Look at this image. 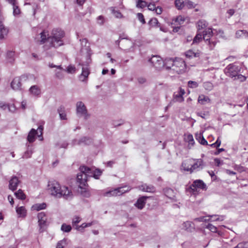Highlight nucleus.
Returning <instances> with one entry per match:
<instances>
[{"label":"nucleus","instance_id":"nucleus-55","mask_svg":"<svg viewBox=\"0 0 248 248\" xmlns=\"http://www.w3.org/2000/svg\"><path fill=\"white\" fill-rule=\"evenodd\" d=\"M8 104L3 101H0V108L3 110H5L7 108Z\"/></svg>","mask_w":248,"mask_h":248},{"label":"nucleus","instance_id":"nucleus-60","mask_svg":"<svg viewBox=\"0 0 248 248\" xmlns=\"http://www.w3.org/2000/svg\"><path fill=\"white\" fill-rule=\"evenodd\" d=\"M9 111L14 112L16 110V107L14 104L9 105H8V107L7 108Z\"/></svg>","mask_w":248,"mask_h":248},{"label":"nucleus","instance_id":"nucleus-2","mask_svg":"<svg viewBox=\"0 0 248 248\" xmlns=\"http://www.w3.org/2000/svg\"><path fill=\"white\" fill-rule=\"evenodd\" d=\"M79 171L77 174V182L79 183V187L81 189L86 186L88 177H93L95 179H98L102 173L100 169H94L85 166H80Z\"/></svg>","mask_w":248,"mask_h":248},{"label":"nucleus","instance_id":"nucleus-5","mask_svg":"<svg viewBox=\"0 0 248 248\" xmlns=\"http://www.w3.org/2000/svg\"><path fill=\"white\" fill-rule=\"evenodd\" d=\"M241 68L236 63L229 64L224 70L225 75L234 80H239L241 82L244 81L246 79L245 76L240 74Z\"/></svg>","mask_w":248,"mask_h":248},{"label":"nucleus","instance_id":"nucleus-29","mask_svg":"<svg viewBox=\"0 0 248 248\" xmlns=\"http://www.w3.org/2000/svg\"><path fill=\"white\" fill-rule=\"evenodd\" d=\"M210 99L208 96H206L203 94H201L198 97V102L199 103L204 105L207 103L210 102Z\"/></svg>","mask_w":248,"mask_h":248},{"label":"nucleus","instance_id":"nucleus-39","mask_svg":"<svg viewBox=\"0 0 248 248\" xmlns=\"http://www.w3.org/2000/svg\"><path fill=\"white\" fill-rule=\"evenodd\" d=\"M13 8V15L16 16L18 15L20 13V10L18 6L16 5V1L14 4H12Z\"/></svg>","mask_w":248,"mask_h":248},{"label":"nucleus","instance_id":"nucleus-7","mask_svg":"<svg viewBox=\"0 0 248 248\" xmlns=\"http://www.w3.org/2000/svg\"><path fill=\"white\" fill-rule=\"evenodd\" d=\"M213 31L211 28L205 29L204 31L199 32V33L194 38L193 44L200 42L203 38L205 41H209L211 44L210 37L212 36Z\"/></svg>","mask_w":248,"mask_h":248},{"label":"nucleus","instance_id":"nucleus-1","mask_svg":"<svg viewBox=\"0 0 248 248\" xmlns=\"http://www.w3.org/2000/svg\"><path fill=\"white\" fill-rule=\"evenodd\" d=\"M64 34V32L60 29H54L50 36L48 31L44 30L40 33V44L46 43L44 46V49L46 51L52 47L57 48L63 45L62 38Z\"/></svg>","mask_w":248,"mask_h":248},{"label":"nucleus","instance_id":"nucleus-20","mask_svg":"<svg viewBox=\"0 0 248 248\" xmlns=\"http://www.w3.org/2000/svg\"><path fill=\"white\" fill-rule=\"evenodd\" d=\"M146 199V197L140 198L135 203V206L140 210L143 209L145 206Z\"/></svg>","mask_w":248,"mask_h":248},{"label":"nucleus","instance_id":"nucleus-25","mask_svg":"<svg viewBox=\"0 0 248 248\" xmlns=\"http://www.w3.org/2000/svg\"><path fill=\"white\" fill-rule=\"evenodd\" d=\"M118 189L117 188H112L107 191L104 192L103 193V196L106 197H111V196H119L118 195Z\"/></svg>","mask_w":248,"mask_h":248},{"label":"nucleus","instance_id":"nucleus-30","mask_svg":"<svg viewBox=\"0 0 248 248\" xmlns=\"http://www.w3.org/2000/svg\"><path fill=\"white\" fill-rule=\"evenodd\" d=\"M58 112L59 114L60 119L61 120H66V114L65 112L64 108L63 106H61L58 108Z\"/></svg>","mask_w":248,"mask_h":248},{"label":"nucleus","instance_id":"nucleus-6","mask_svg":"<svg viewBox=\"0 0 248 248\" xmlns=\"http://www.w3.org/2000/svg\"><path fill=\"white\" fill-rule=\"evenodd\" d=\"M168 62L171 63L172 69L176 71L178 73L184 71L186 67L185 62L181 58L175 59V60L169 58L167 63H168Z\"/></svg>","mask_w":248,"mask_h":248},{"label":"nucleus","instance_id":"nucleus-28","mask_svg":"<svg viewBox=\"0 0 248 248\" xmlns=\"http://www.w3.org/2000/svg\"><path fill=\"white\" fill-rule=\"evenodd\" d=\"M30 92L34 96H38L41 93L40 89L36 85L32 86L30 89Z\"/></svg>","mask_w":248,"mask_h":248},{"label":"nucleus","instance_id":"nucleus-21","mask_svg":"<svg viewBox=\"0 0 248 248\" xmlns=\"http://www.w3.org/2000/svg\"><path fill=\"white\" fill-rule=\"evenodd\" d=\"M140 190L144 192H154L155 191V187L152 185H147V184H143L139 186Z\"/></svg>","mask_w":248,"mask_h":248},{"label":"nucleus","instance_id":"nucleus-4","mask_svg":"<svg viewBox=\"0 0 248 248\" xmlns=\"http://www.w3.org/2000/svg\"><path fill=\"white\" fill-rule=\"evenodd\" d=\"M204 166L203 161L201 158H190L185 160L182 165L184 170L190 173L202 170Z\"/></svg>","mask_w":248,"mask_h":248},{"label":"nucleus","instance_id":"nucleus-64","mask_svg":"<svg viewBox=\"0 0 248 248\" xmlns=\"http://www.w3.org/2000/svg\"><path fill=\"white\" fill-rule=\"evenodd\" d=\"M234 13H235V11L233 9H231L227 11V13L228 14H229L230 16H232L234 14Z\"/></svg>","mask_w":248,"mask_h":248},{"label":"nucleus","instance_id":"nucleus-38","mask_svg":"<svg viewBox=\"0 0 248 248\" xmlns=\"http://www.w3.org/2000/svg\"><path fill=\"white\" fill-rule=\"evenodd\" d=\"M196 4L189 0H185V7L188 9H192L195 8Z\"/></svg>","mask_w":248,"mask_h":248},{"label":"nucleus","instance_id":"nucleus-12","mask_svg":"<svg viewBox=\"0 0 248 248\" xmlns=\"http://www.w3.org/2000/svg\"><path fill=\"white\" fill-rule=\"evenodd\" d=\"M149 62L153 64L154 67L156 69H160L164 66V62L162 59L157 55L153 56L149 60Z\"/></svg>","mask_w":248,"mask_h":248},{"label":"nucleus","instance_id":"nucleus-52","mask_svg":"<svg viewBox=\"0 0 248 248\" xmlns=\"http://www.w3.org/2000/svg\"><path fill=\"white\" fill-rule=\"evenodd\" d=\"M137 17L139 20L143 24L145 23V21L144 19V16L141 13H138L137 14Z\"/></svg>","mask_w":248,"mask_h":248},{"label":"nucleus","instance_id":"nucleus-26","mask_svg":"<svg viewBox=\"0 0 248 248\" xmlns=\"http://www.w3.org/2000/svg\"><path fill=\"white\" fill-rule=\"evenodd\" d=\"M185 140L188 143V147L189 149H191L194 145L195 141L191 134H188L186 136L185 138Z\"/></svg>","mask_w":248,"mask_h":248},{"label":"nucleus","instance_id":"nucleus-16","mask_svg":"<svg viewBox=\"0 0 248 248\" xmlns=\"http://www.w3.org/2000/svg\"><path fill=\"white\" fill-rule=\"evenodd\" d=\"M90 74V71L87 66H83L82 68V73L79 76V79L81 81H85Z\"/></svg>","mask_w":248,"mask_h":248},{"label":"nucleus","instance_id":"nucleus-35","mask_svg":"<svg viewBox=\"0 0 248 248\" xmlns=\"http://www.w3.org/2000/svg\"><path fill=\"white\" fill-rule=\"evenodd\" d=\"M207 26V23L205 20H200L198 22V32H200V31L202 29H205Z\"/></svg>","mask_w":248,"mask_h":248},{"label":"nucleus","instance_id":"nucleus-8","mask_svg":"<svg viewBox=\"0 0 248 248\" xmlns=\"http://www.w3.org/2000/svg\"><path fill=\"white\" fill-rule=\"evenodd\" d=\"M216 215H213L212 216L208 217H199L196 218L194 220L197 221L199 222H206L210 221V223H208L207 225H206V228L209 229L211 232H217V227L211 223L212 220H211V218L214 217L213 221H216L217 220V218L216 217Z\"/></svg>","mask_w":248,"mask_h":248},{"label":"nucleus","instance_id":"nucleus-58","mask_svg":"<svg viewBox=\"0 0 248 248\" xmlns=\"http://www.w3.org/2000/svg\"><path fill=\"white\" fill-rule=\"evenodd\" d=\"M162 11V8L160 6H157L154 11L157 15H160Z\"/></svg>","mask_w":248,"mask_h":248},{"label":"nucleus","instance_id":"nucleus-10","mask_svg":"<svg viewBox=\"0 0 248 248\" xmlns=\"http://www.w3.org/2000/svg\"><path fill=\"white\" fill-rule=\"evenodd\" d=\"M76 111L78 115L84 116L86 119L89 117L86 107L82 101H78L77 103Z\"/></svg>","mask_w":248,"mask_h":248},{"label":"nucleus","instance_id":"nucleus-14","mask_svg":"<svg viewBox=\"0 0 248 248\" xmlns=\"http://www.w3.org/2000/svg\"><path fill=\"white\" fill-rule=\"evenodd\" d=\"M186 92L184 89L182 88H179L177 92H175L173 94V98L176 101L182 102L184 101V99L183 95L185 94Z\"/></svg>","mask_w":248,"mask_h":248},{"label":"nucleus","instance_id":"nucleus-18","mask_svg":"<svg viewBox=\"0 0 248 248\" xmlns=\"http://www.w3.org/2000/svg\"><path fill=\"white\" fill-rule=\"evenodd\" d=\"M182 228L188 232H192L195 230L194 223L190 221L184 222L182 224Z\"/></svg>","mask_w":248,"mask_h":248},{"label":"nucleus","instance_id":"nucleus-33","mask_svg":"<svg viewBox=\"0 0 248 248\" xmlns=\"http://www.w3.org/2000/svg\"><path fill=\"white\" fill-rule=\"evenodd\" d=\"M174 3L176 7L178 10H181L185 7V0H175Z\"/></svg>","mask_w":248,"mask_h":248},{"label":"nucleus","instance_id":"nucleus-62","mask_svg":"<svg viewBox=\"0 0 248 248\" xmlns=\"http://www.w3.org/2000/svg\"><path fill=\"white\" fill-rule=\"evenodd\" d=\"M56 76L59 79H62L63 78V75L61 71H58L56 73Z\"/></svg>","mask_w":248,"mask_h":248},{"label":"nucleus","instance_id":"nucleus-54","mask_svg":"<svg viewBox=\"0 0 248 248\" xmlns=\"http://www.w3.org/2000/svg\"><path fill=\"white\" fill-rule=\"evenodd\" d=\"M85 223L82 224L80 226L76 225V229L78 231L81 232H83L84 231V229L86 228L85 226Z\"/></svg>","mask_w":248,"mask_h":248},{"label":"nucleus","instance_id":"nucleus-61","mask_svg":"<svg viewBox=\"0 0 248 248\" xmlns=\"http://www.w3.org/2000/svg\"><path fill=\"white\" fill-rule=\"evenodd\" d=\"M209 175L211 176V178L212 180H215L217 179V176L215 175L214 172L212 170L208 171Z\"/></svg>","mask_w":248,"mask_h":248},{"label":"nucleus","instance_id":"nucleus-44","mask_svg":"<svg viewBox=\"0 0 248 248\" xmlns=\"http://www.w3.org/2000/svg\"><path fill=\"white\" fill-rule=\"evenodd\" d=\"M188 87L190 88H196L198 87V83L194 81L190 80L187 83Z\"/></svg>","mask_w":248,"mask_h":248},{"label":"nucleus","instance_id":"nucleus-57","mask_svg":"<svg viewBox=\"0 0 248 248\" xmlns=\"http://www.w3.org/2000/svg\"><path fill=\"white\" fill-rule=\"evenodd\" d=\"M67 71L68 73H72L75 71V67L72 65H69L67 68Z\"/></svg>","mask_w":248,"mask_h":248},{"label":"nucleus","instance_id":"nucleus-47","mask_svg":"<svg viewBox=\"0 0 248 248\" xmlns=\"http://www.w3.org/2000/svg\"><path fill=\"white\" fill-rule=\"evenodd\" d=\"M66 244V240L63 239L58 242L56 248H63Z\"/></svg>","mask_w":248,"mask_h":248},{"label":"nucleus","instance_id":"nucleus-53","mask_svg":"<svg viewBox=\"0 0 248 248\" xmlns=\"http://www.w3.org/2000/svg\"><path fill=\"white\" fill-rule=\"evenodd\" d=\"M105 22V19L103 16H100L97 18V22L100 25H102Z\"/></svg>","mask_w":248,"mask_h":248},{"label":"nucleus","instance_id":"nucleus-24","mask_svg":"<svg viewBox=\"0 0 248 248\" xmlns=\"http://www.w3.org/2000/svg\"><path fill=\"white\" fill-rule=\"evenodd\" d=\"M200 54L201 52L199 51L195 52L192 50L190 49L185 52V56L188 59H192L193 58L199 57Z\"/></svg>","mask_w":248,"mask_h":248},{"label":"nucleus","instance_id":"nucleus-63","mask_svg":"<svg viewBox=\"0 0 248 248\" xmlns=\"http://www.w3.org/2000/svg\"><path fill=\"white\" fill-rule=\"evenodd\" d=\"M8 200L9 201L11 204L13 205L14 203V201L13 197L11 195H9L8 197Z\"/></svg>","mask_w":248,"mask_h":248},{"label":"nucleus","instance_id":"nucleus-50","mask_svg":"<svg viewBox=\"0 0 248 248\" xmlns=\"http://www.w3.org/2000/svg\"><path fill=\"white\" fill-rule=\"evenodd\" d=\"M147 7L149 10L153 11H154L156 7L155 5V3H153L152 2H150L149 3H148Z\"/></svg>","mask_w":248,"mask_h":248},{"label":"nucleus","instance_id":"nucleus-49","mask_svg":"<svg viewBox=\"0 0 248 248\" xmlns=\"http://www.w3.org/2000/svg\"><path fill=\"white\" fill-rule=\"evenodd\" d=\"M158 20L156 18H153L151 19L149 22V24L151 26H155L158 24Z\"/></svg>","mask_w":248,"mask_h":248},{"label":"nucleus","instance_id":"nucleus-48","mask_svg":"<svg viewBox=\"0 0 248 248\" xmlns=\"http://www.w3.org/2000/svg\"><path fill=\"white\" fill-rule=\"evenodd\" d=\"M234 248H248V242L240 243Z\"/></svg>","mask_w":248,"mask_h":248},{"label":"nucleus","instance_id":"nucleus-23","mask_svg":"<svg viewBox=\"0 0 248 248\" xmlns=\"http://www.w3.org/2000/svg\"><path fill=\"white\" fill-rule=\"evenodd\" d=\"M46 204L45 202L35 203L31 207L33 211H39L41 210L45 209L46 208Z\"/></svg>","mask_w":248,"mask_h":248},{"label":"nucleus","instance_id":"nucleus-31","mask_svg":"<svg viewBox=\"0 0 248 248\" xmlns=\"http://www.w3.org/2000/svg\"><path fill=\"white\" fill-rule=\"evenodd\" d=\"M196 139L202 145H207L208 142L201 134H196Z\"/></svg>","mask_w":248,"mask_h":248},{"label":"nucleus","instance_id":"nucleus-45","mask_svg":"<svg viewBox=\"0 0 248 248\" xmlns=\"http://www.w3.org/2000/svg\"><path fill=\"white\" fill-rule=\"evenodd\" d=\"M81 220V218L79 216H75L72 219V224L73 226H75L76 227V225H77V224Z\"/></svg>","mask_w":248,"mask_h":248},{"label":"nucleus","instance_id":"nucleus-27","mask_svg":"<svg viewBox=\"0 0 248 248\" xmlns=\"http://www.w3.org/2000/svg\"><path fill=\"white\" fill-rule=\"evenodd\" d=\"M16 212L18 217H25L26 216L27 211L24 206H20L16 208Z\"/></svg>","mask_w":248,"mask_h":248},{"label":"nucleus","instance_id":"nucleus-9","mask_svg":"<svg viewBox=\"0 0 248 248\" xmlns=\"http://www.w3.org/2000/svg\"><path fill=\"white\" fill-rule=\"evenodd\" d=\"M206 189L205 184L201 180H195L193 184L190 185L188 188L190 192L195 194L198 192V189Z\"/></svg>","mask_w":248,"mask_h":248},{"label":"nucleus","instance_id":"nucleus-59","mask_svg":"<svg viewBox=\"0 0 248 248\" xmlns=\"http://www.w3.org/2000/svg\"><path fill=\"white\" fill-rule=\"evenodd\" d=\"M169 59H167L165 60V61L164 62V65H165L167 69H171L172 66H171V63L168 62V63H167V62L169 61Z\"/></svg>","mask_w":248,"mask_h":248},{"label":"nucleus","instance_id":"nucleus-11","mask_svg":"<svg viewBox=\"0 0 248 248\" xmlns=\"http://www.w3.org/2000/svg\"><path fill=\"white\" fill-rule=\"evenodd\" d=\"M27 78V76L25 75L14 78L11 83V88L14 90H20L21 87V82L23 80H26Z\"/></svg>","mask_w":248,"mask_h":248},{"label":"nucleus","instance_id":"nucleus-3","mask_svg":"<svg viewBox=\"0 0 248 248\" xmlns=\"http://www.w3.org/2000/svg\"><path fill=\"white\" fill-rule=\"evenodd\" d=\"M48 190L51 195L56 198L63 197L65 199H69L72 197V192L67 186H61L55 181L49 182Z\"/></svg>","mask_w":248,"mask_h":248},{"label":"nucleus","instance_id":"nucleus-40","mask_svg":"<svg viewBox=\"0 0 248 248\" xmlns=\"http://www.w3.org/2000/svg\"><path fill=\"white\" fill-rule=\"evenodd\" d=\"M72 227L70 225H67L65 223L62 224L61 230L63 232H68L71 231Z\"/></svg>","mask_w":248,"mask_h":248},{"label":"nucleus","instance_id":"nucleus-42","mask_svg":"<svg viewBox=\"0 0 248 248\" xmlns=\"http://www.w3.org/2000/svg\"><path fill=\"white\" fill-rule=\"evenodd\" d=\"M203 87L206 90L210 91L212 90L213 85L210 82H205L203 83Z\"/></svg>","mask_w":248,"mask_h":248},{"label":"nucleus","instance_id":"nucleus-17","mask_svg":"<svg viewBox=\"0 0 248 248\" xmlns=\"http://www.w3.org/2000/svg\"><path fill=\"white\" fill-rule=\"evenodd\" d=\"M19 183V181L18 178L16 176H13L9 181V189L12 191L15 190L17 188Z\"/></svg>","mask_w":248,"mask_h":248},{"label":"nucleus","instance_id":"nucleus-15","mask_svg":"<svg viewBox=\"0 0 248 248\" xmlns=\"http://www.w3.org/2000/svg\"><path fill=\"white\" fill-rule=\"evenodd\" d=\"M37 217L38 219V224L40 227V230H41L46 224V220H47V218L46 217V214L44 212H41L38 214Z\"/></svg>","mask_w":248,"mask_h":248},{"label":"nucleus","instance_id":"nucleus-51","mask_svg":"<svg viewBox=\"0 0 248 248\" xmlns=\"http://www.w3.org/2000/svg\"><path fill=\"white\" fill-rule=\"evenodd\" d=\"M15 56V52L13 51L9 50L7 52V58L8 59H11L12 60H14V57Z\"/></svg>","mask_w":248,"mask_h":248},{"label":"nucleus","instance_id":"nucleus-37","mask_svg":"<svg viewBox=\"0 0 248 248\" xmlns=\"http://www.w3.org/2000/svg\"><path fill=\"white\" fill-rule=\"evenodd\" d=\"M243 33H246V38H248V31L246 30L237 31L235 33L236 37L237 38L242 37Z\"/></svg>","mask_w":248,"mask_h":248},{"label":"nucleus","instance_id":"nucleus-46","mask_svg":"<svg viewBox=\"0 0 248 248\" xmlns=\"http://www.w3.org/2000/svg\"><path fill=\"white\" fill-rule=\"evenodd\" d=\"M185 20V18L184 17L180 16H177L176 18V19L175 20V22L176 23H177L178 24H179V25H181V24H183Z\"/></svg>","mask_w":248,"mask_h":248},{"label":"nucleus","instance_id":"nucleus-36","mask_svg":"<svg viewBox=\"0 0 248 248\" xmlns=\"http://www.w3.org/2000/svg\"><path fill=\"white\" fill-rule=\"evenodd\" d=\"M110 10L111 12V13L116 18H121L122 17V15L121 13V12L118 10H116L115 8L114 7H110Z\"/></svg>","mask_w":248,"mask_h":248},{"label":"nucleus","instance_id":"nucleus-41","mask_svg":"<svg viewBox=\"0 0 248 248\" xmlns=\"http://www.w3.org/2000/svg\"><path fill=\"white\" fill-rule=\"evenodd\" d=\"M125 187H126V186L117 187V189H118V193H119V194L118 195L119 196H120L124 193L129 191L131 189V188H130L129 187H127V189L125 190L124 189V188Z\"/></svg>","mask_w":248,"mask_h":248},{"label":"nucleus","instance_id":"nucleus-32","mask_svg":"<svg viewBox=\"0 0 248 248\" xmlns=\"http://www.w3.org/2000/svg\"><path fill=\"white\" fill-rule=\"evenodd\" d=\"M136 2V6L138 8H144L147 6L148 3L143 0H135Z\"/></svg>","mask_w":248,"mask_h":248},{"label":"nucleus","instance_id":"nucleus-22","mask_svg":"<svg viewBox=\"0 0 248 248\" xmlns=\"http://www.w3.org/2000/svg\"><path fill=\"white\" fill-rule=\"evenodd\" d=\"M92 140L91 138H88L86 137H84L81 138L78 140H75L74 144H77L78 145H81V144L87 145V144H90V143H92Z\"/></svg>","mask_w":248,"mask_h":248},{"label":"nucleus","instance_id":"nucleus-13","mask_svg":"<svg viewBox=\"0 0 248 248\" xmlns=\"http://www.w3.org/2000/svg\"><path fill=\"white\" fill-rule=\"evenodd\" d=\"M43 130V127L42 125H40L38 127L37 131L33 128L31 129L27 137L28 141L30 143L33 142L35 140V137L36 135L38 133L37 131H39L40 133V135L39 136L40 137L42 135Z\"/></svg>","mask_w":248,"mask_h":248},{"label":"nucleus","instance_id":"nucleus-19","mask_svg":"<svg viewBox=\"0 0 248 248\" xmlns=\"http://www.w3.org/2000/svg\"><path fill=\"white\" fill-rule=\"evenodd\" d=\"M163 192L166 196L169 199L175 201L174 191L169 187H166L163 189Z\"/></svg>","mask_w":248,"mask_h":248},{"label":"nucleus","instance_id":"nucleus-43","mask_svg":"<svg viewBox=\"0 0 248 248\" xmlns=\"http://www.w3.org/2000/svg\"><path fill=\"white\" fill-rule=\"evenodd\" d=\"M32 154V151L31 150V148H28L27 150L25 152L23 157L25 158H28L31 157V155Z\"/></svg>","mask_w":248,"mask_h":248},{"label":"nucleus","instance_id":"nucleus-34","mask_svg":"<svg viewBox=\"0 0 248 248\" xmlns=\"http://www.w3.org/2000/svg\"><path fill=\"white\" fill-rule=\"evenodd\" d=\"M16 197L20 200H23L26 199V195L21 189H19L17 192L15 193Z\"/></svg>","mask_w":248,"mask_h":248},{"label":"nucleus","instance_id":"nucleus-56","mask_svg":"<svg viewBox=\"0 0 248 248\" xmlns=\"http://www.w3.org/2000/svg\"><path fill=\"white\" fill-rule=\"evenodd\" d=\"M138 81L139 84H142L146 82V79L143 77H140L138 78Z\"/></svg>","mask_w":248,"mask_h":248}]
</instances>
